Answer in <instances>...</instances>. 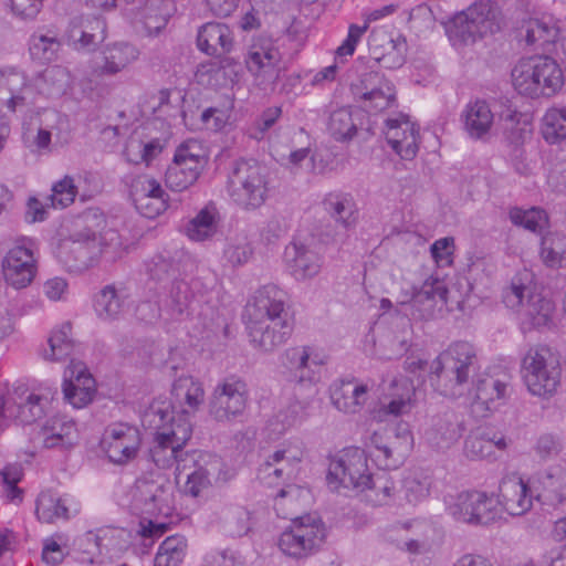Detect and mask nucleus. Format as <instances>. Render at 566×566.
<instances>
[{
  "mask_svg": "<svg viewBox=\"0 0 566 566\" xmlns=\"http://www.w3.org/2000/svg\"><path fill=\"white\" fill-rule=\"evenodd\" d=\"M287 294L274 284L262 286L247 306L251 343L262 352H273L292 335L293 316L286 308Z\"/></svg>",
  "mask_w": 566,
  "mask_h": 566,
  "instance_id": "f257e3e1",
  "label": "nucleus"
},
{
  "mask_svg": "<svg viewBox=\"0 0 566 566\" xmlns=\"http://www.w3.org/2000/svg\"><path fill=\"white\" fill-rule=\"evenodd\" d=\"M99 227L104 219L94 210L85 211L78 219L82 227L74 231L69 239L62 240L56 250V256L70 272L80 273L94 266L101 258L114 261L122 248L119 234L115 230L98 233L91 223Z\"/></svg>",
  "mask_w": 566,
  "mask_h": 566,
  "instance_id": "f03ea898",
  "label": "nucleus"
},
{
  "mask_svg": "<svg viewBox=\"0 0 566 566\" xmlns=\"http://www.w3.org/2000/svg\"><path fill=\"white\" fill-rule=\"evenodd\" d=\"M143 424L154 430L149 458L159 469L171 468L192 434L189 419L176 416L170 402L154 401L143 415Z\"/></svg>",
  "mask_w": 566,
  "mask_h": 566,
  "instance_id": "7ed1b4c3",
  "label": "nucleus"
},
{
  "mask_svg": "<svg viewBox=\"0 0 566 566\" xmlns=\"http://www.w3.org/2000/svg\"><path fill=\"white\" fill-rule=\"evenodd\" d=\"M476 369V352L469 342H453L431 363L429 379L440 395L460 398L469 389V380Z\"/></svg>",
  "mask_w": 566,
  "mask_h": 566,
  "instance_id": "20e7f679",
  "label": "nucleus"
},
{
  "mask_svg": "<svg viewBox=\"0 0 566 566\" xmlns=\"http://www.w3.org/2000/svg\"><path fill=\"white\" fill-rule=\"evenodd\" d=\"M513 88L530 98L552 97L564 85V73L549 55L536 54L520 59L511 71Z\"/></svg>",
  "mask_w": 566,
  "mask_h": 566,
  "instance_id": "39448f33",
  "label": "nucleus"
},
{
  "mask_svg": "<svg viewBox=\"0 0 566 566\" xmlns=\"http://www.w3.org/2000/svg\"><path fill=\"white\" fill-rule=\"evenodd\" d=\"M505 306L518 315L523 332L549 327L553 324L555 303L539 293H533L528 273L513 276L502 292Z\"/></svg>",
  "mask_w": 566,
  "mask_h": 566,
  "instance_id": "423d86ee",
  "label": "nucleus"
},
{
  "mask_svg": "<svg viewBox=\"0 0 566 566\" xmlns=\"http://www.w3.org/2000/svg\"><path fill=\"white\" fill-rule=\"evenodd\" d=\"M227 192L241 209L255 210L268 197V178L255 159L240 158L231 163L227 177Z\"/></svg>",
  "mask_w": 566,
  "mask_h": 566,
  "instance_id": "0eeeda50",
  "label": "nucleus"
},
{
  "mask_svg": "<svg viewBox=\"0 0 566 566\" xmlns=\"http://www.w3.org/2000/svg\"><path fill=\"white\" fill-rule=\"evenodd\" d=\"M521 377L531 396L549 400L562 385V367L548 347L533 346L521 360Z\"/></svg>",
  "mask_w": 566,
  "mask_h": 566,
  "instance_id": "6e6552de",
  "label": "nucleus"
},
{
  "mask_svg": "<svg viewBox=\"0 0 566 566\" xmlns=\"http://www.w3.org/2000/svg\"><path fill=\"white\" fill-rule=\"evenodd\" d=\"M364 443L377 465L390 470L403 464L413 449L415 439L409 423L400 421L392 427L375 430L365 438Z\"/></svg>",
  "mask_w": 566,
  "mask_h": 566,
  "instance_id": "1a4fd4ad",
  "label": "nucleus"
},
{
  "mask_svg": "<svg viewBox=\"0 0 566 566\" xmlns=\"http://www.w3.org/2000/svg\"><path fill=\"white\" fill-rule=\"evenodd\" d=\"M501 29V13L491 0H479L457 13L448 25L451 40L473 43L478 38L494 34Z\"/></svg>",
  "mask_w": 566,
  "mask_h": 566,
  "instance_id": "9d476101",
  "label": "nucleus"
},
{
  "mask_svg": "<svg viewBox=\"0 0 566 566\" xmlns=\"http://www.w3.org/2000/svg\"><path fill=\"white\" fill-rule=\"evenodd\" d=\"M370 474L365 451L358 447H348L331 458L326 482L332 490L344 488L357 493L367 485Z\"/></svg>",
  "mask_w": 566,
  "mask_h": 566,
  "instance_id": "9b49d317",
  "label": "nucleus"
},
{
  "mask_svg": "<svg viewBox=\"0 0 566 566\" xmlns=\"http://www.w3.org/2000/svg\"><path fill=\"white\" fill-rule=\"evenodd\" d=\"M248 401V384L240 377L229 376L214 387L209 398V415L218 422H231L243 415Z\"/></svg>",
  "mask_w": 566,
  "mask_h": 566,
  "instance_id": "f8f14e48",
  "label": "nucleus"
},
{
  "mask_svg": "<svg viewBox=\"0 0 566 566\" xmlns=\"http://www.w3.org/2000/svg\"><path fill=\"white\" fill-rule=\"evenodd\" d=\"M282 366L290 373L295 381V391L300 396L314 398L318 392L317 356L310 346H295L287 348L281 356Z\"/></svg>",
  "mask_w": 566,
  "mask_h": 566,
  "instance_id": "ddd939ff",
  "label": "nucleus"
},
{
  "mask_svg": "<svg viewBox=\"0 0 566 566\" xmlns=\"http://www.w3.org/2000/svg\"><path fill=\"white\" fill-rule=\"evenodd\" d=\"M472 407L485 416L502 407L510 396V379L504 373L479 374L467 390Z\"/></svg>",
  "mask_w": 566,
  "mask_h": 566,
  "instance_id": "4468645a",
  "label": "nucleus"
},
{
  "mask_svg": "<svg viewBox=\"0 0 566 566\" xmlns=\"http://www.w3.org/2000/svg\"><path fill=\"white\" fill-rule=\"evenodd\" d=\"M101 446L111 462L124 465L134 460L142 446L139 430L125 422L106 427Z\"/></svg>",
  "mask_w": 566,
  "mask_h": 566,
  "instance_id": "2eb2a0df",
  "label": "nucleus"
},
{
  "mask_svg": "<svg viewBox=\"0 0 566 566\" xmlns=\"http://www.w3.org/2000/svg\"><path fill=\"white\" fill-rule=\"evenodd\" d=\"M417 402L413 381L402 375L394 377L382 389L379 407L373 418L382 421L386 417H401L411 412Z\"/></svg>",
  "mask_w": 566,
  "mask_h": 566,
  "instance_id": "dca6fc26",
  "label": "nucleus"
},
{
  "mask_svg": "<svg viewBox=\"0 0 566 566\" xmlns=\"http://www.w3.org/2000/svg\"><path fill=\"white\" fill-rule=\"evenodd\" d=\"M35 88L24 72L15 67L0 70V111L24 112L32 104Z\"/></svg>",
  "mask_w": 566,
  "mask_h": 566,
  "instance_id": "f3484780",
  "label": "nucleus"
},
{
  "mask_svg": "<svg viewBox=\"0 0 566 566\" xmlns=\"http://www.w3.org/2000/svg\"><path fill=\"white\" fill-rule=\"evenodd\" d=\"M318 518L306 514L295 518L280 536L281 551L292 557L303 558L316 551Z\"/></svg>",
  "mask_w": 566,
  "mask_h": 566,
  "instance_id": "a211bd4d",
  "label": "nucleus"
},
{
  "mask_svg": "<svg viewBox=\"0 0 566 566\" xmlns=\"http://www.w3.org/2000/svg\"><path fill=\"white\" fill-rule=\"evenodd\" d=\"M517 36L531 49L551 52L560 36V21L547 12L528 17L521 21Z\"/></svg>",
  "mask_w": 566,
  "mask_h": 566,
  "instance_id": "6ab92c4d",
  "label": "nucleus"
},
{
  "mask_svg": "<svg viewBox=\"0 0 566 566\" xmlns=\"http://www.w3.org/2000/svg\"><path fill=\"white\" fill-rule=\"evenodd\" d=\"M196 145H181L177 148L172 163L165 174V184L172 191H184L198 179L205 158L193 151Z\"/></svg>",
  "mask_w": 566,
  "mask_h": 566,
  "instance_id": "aec40b11",
  "label": "nucleus"
},
{
  "mask_svg": "<svg viewBox=\"0 0 566 566\" xmlns=\"http://www.w3.org/2000/svg\"><path fill=\"white\" fill-rule=\"evenodd\" d=\"M52 402V396L34 395L24 388L6 394L7 416L20 424H31L42 419Z\"/></svg>",
  "mask_w": 566,
  "mask_h": 566,
  "instance_id": "412c9836",
  "label": "nucleus"
},
{
  "mask_svg": "<svg viewBox=\"0 0 566 566\" xmlns=\"http://www.w3.org/2000/svg\"><path fill=\"white\" fill-rule=\"evenodd\" d=\"M499 493L496 500L501 505V511L512 516H522L533 506V500L528 482L518 473L505 474L499 483Z\"/></svg>",
  "mask_w": 566,
  "mask_h": 566,
  "instance_id": "4be33fe9",
  "label": "nucleus"
},
{
  "mask_svg": "<svg viewBox=\"0 0 566 566\" xmlns=\"http://www.w3.org/2000/svg\"><path fill=\"white\" fill-rule=\"evenodd\" d=\"M386 140L403 160H411L419 149V127L406 115L389 117L385 124Z\"/></svg>",
  "mask_w": 566,
  "mask_h": 566,
  "instance_id": "5701e85b",
  "label": "nucleus"
},
{
  "mask_svg": "<svg viewBox=\"0 0 566 566\" xmlns=\"http://www.w3.org/2000/svg\"><path fill=\"white\" fill-rule=\"evenodd\" d=\"M317 242L312 235L310 239L301 234L291 242L284 251V259L291 274L297 281L313 279L318 273Z\"/></svg>",
  "mask_w": 566,
  "mask_h": 566,
  "instance_id": "b1692460",
  "label": "nucleus"
},
{
  "mask_svg": "<svg viewBox=\"0 0 566 566\" xmlns=\"http://www.w3.org/2000/svg\"><path fill=\"white\" fill-rule=\"evenodd\" d=\"M371 57L384 69L397 70L407 57V40L400 33L374 32L369 39Z\"/></svg>",
  "mask_w": 566,
  "mask_h": 566,
  "instance_id": "393cba45",
  "label": "nucleus"
},
{
  "mask_svg": "<svg viewBox=\"0 0 566 566\" xmlns=\"http://www.w3.org/2000/svg\"><path fill=\"white\" fill-rule=\"evenodd\" d=\"M280 52L270 42L254 43L245 56V65L256 84L266 90L279 76Z\"/></svg>",
  "mask_w": 566,
  "mask_h": 566,
  "instance_id": "a878e982",
  "label": "nucleus"
},
{
  "mask_svg": "<svg viewBox=\"0 0 566 566\" xmlns=\"http://www.w3.org/2000/svg\"><path fill=\"white\" fill-rule=\"evenodd\" d=\"M535 499L545 506L558 507L566 503V467L552 464L534 476Z\"/></svg>",
  "mask_w": 566,
  "mask_h": 566,
  "instance_id": "bb28decb",
  "label": "nucleus"
},
{
  "mask_svg": "<svg viewBox=\"0 0 566 566\" xmlns=\"http://www.w3.org/2000/svg\"><path fill=\"white\" fill-rule=\"evenodd\" d=\"M6 281L15 289H24L35 276L36 265L33 251L24 245L10 249L2 261Z\"/></svg>",
  "mask_w": 566,
  "mask_h": 566,
  "instance_id": "cd10ccee",
  "label": "nucleus"
},
{
  "mask_svg": "<svg viewBox=\"0 0 566 566\" xmlns=\"http://www.w3.org/2000/svg\"><path fill=\"white\" fill-rule=\"evenodd\" d=\"M369 391L370 388L367 384L355 379H342L331 385L329 399L338 411L346 415H356L367 403Z\"/></svg>",
  "mask_w": 566,
  "mask_h": 566,
  "instance_id": "c85d7f7f",
  "label": "nucleus"
},
{
  "mask_svg": "<svg viewBox=\"0 0 566 566\" xmlns=\"http://www.w3.org/2000/svg\"><path fill=\"white\" fill-rule=\"evenodd\" d=\"M95 392V380L81 361H72L64 373V399L74 408L90 403Z\"/></svg>",
  "mask_w": 566,
  "mask_h": 566,
  "instance_id": "c756f323",
  "label": "nucleus"
},
{
  "mask_svg": "<svg viewBox=\"0 0 566 566\" xmlns=\"http://www.w3.org/2000/svg\"><path fill=\"white\" fill-rule=\"evenodd\" d=\"M448 289L443 280L430 276L421 285L412 298L411 307L419 318L428 319L447 304Z\"/></svg>",
  "mask_w": 566,
  "mask_h": 566,
  "instance_id": "7c9ffc66",
  "label": "nucleus"
},
{
  "mask_svg": "<svg viewBox=\"0 0 566 566\" xmlns=\"http://www.w3.org/2000/svg\"><path fill=\"white\" fill-rule=\"evenodd\" d=\"M233 36L228 25L219 22L203 24L197 34V46L211 56H221L232 49Z\"/></svg>",
  "mask_w": 566,
  "mask_h": 566,
  "instance_id": "2f4dec72",
  "label": "nucleus"
},
{
  "mask_svg": "<svg viewBox=\"0 0 566 566\" xmlns=\"http://www.w3.org/2000/svg\"><path fill=\"white\" fill-rule=\"evenodd\" d=\"M193 293L184 280H175L166 296L160 316L165 321L181 322L190 315Z\"/></svg>",
  "mask_w": 566,
  "mask_h": 566,
  "instance_id": "473e14b6",
  "label": "nucleus"
},
{
  "mask_svg": "<svg viewBox=\"0 0 566 566\" xmlns=\"http://www.w3.org/2000/svg\"><path fill=\"white\" fill-rule=\"evenodd\" d=\"M507 447L505 437L488 429L470 432L464 441V454L471 460H481L494 455L495 450L503 451Z\"/></svg>",
  "mask_w": 566,
  "mask_h": 566,
  "instance_id": "72a5a7b5",
  "label": "nucleus"
},
{
  "mask_svg": "<svg viewBox=\"0 0 566 566\" xmlns=\"http://www.w3.org/2000/svg\"><path fill=\"white\" fill-rule=\"evenodd\" d=\"M103 63L95 69L101 75H115L139 57V50L128 42H116L102 51Z\"/></svg>",
  "mask_w": 566,
  "mask_h": 566,
  "instance_id": "f704fd0d",
  "label": "nucleus"
},
{
  "mask_svg": "<svg viewBox=\"0 0 566 566\" xmlns=\"http://www.w3.org/2000/svg\"><path fill=\"white\" fill-rule=\"evenodd\" d=\"M324 210L343 229L348 230L356 226L359 211L354 197L347 192H331L323 200Z\"/></svg>",
  "mask_w": 566,
  "mask_h": 566,
  "instance_id": "c9c22d12",
  "label": "nucleus"
},
{
  "mask_svg": "<svg viewBox=\"0 0 566 566\" xmlns=\"http://www.w3.org/2000/svg\"><path fill=\"white\" fill-rule=\"evenodd\" d=\"M106 22L99 17L74 19L69 30L70 40L81 49H94L105 39Z\"/></svg>",
  "mask_w": 566,
  "mask_h": 566,
  "instance_id": "e433bc0d",
  "label": "nucleus"
},
{
  "mask_svg": "<svg viewBox=\"0 0 566 566\" xmlns=\"http://www.w3.org/2000/svg\"><path fill=\"white\" fill-rule=\"evenodd\" d=\"M174 401L182 408L179 416L188 419L186 415L198 410L205 399L202 384L191 376H180L175 380L171 388Z\"/></svg>",
  "mask_w": 566,
  "mask_h": 566,
  "instance_id": "4c0bfd02",
  "label": "nucleus"
},
{
  "mask_svg": "<svg viewBox=\"0 0 566 566\" xmlns=\"http://www.w3.org/2000/svg\"><path fill=\"white\" fill-rule=\"evenodd\" d=\"M357 494L373 506L397 503V486L395 481L386 473L370 474L369 482L357 491Z\"/></svg>",
  "mask_w": 566,
  "mask_h": 566,
  "instance_id": "58836bf2",
  "label": "nucleus"
},
{
  "mask_svg": "<svg viewBox=\"0 0 566 566\" xmlns=\"http://www.w3.org/2000/svg\"><path fill=\"white\" fill-rule=\"evenodd\" d=\"M462 117L465 132L474 139H481L488 135L494 120L489 104L482 99L468 103Z\"/></svg>",
  "mask_w": 566,
  "mask_h": 566,
  "instance_id": "ea45409f",
  "label": "nucleus"
},
{
  "mask_svg": "<svg viewBox=\"0 0 566 566\" xmlns=\"http://www.w3.org/2000/svg\"><path fill=\"white\" fill-rule=\"evenodd\" d=\"M500 124L503 134L512 144H523L532 135V116L512 105L505 106L500 113Z\"/></svg>",
  "mask_w": 566,
  "mask_h": 566,
  "instance_id": "a19ab883",
  "label": "nucleus"
},
{
  "mask_svg": "<svg viewBox=\"0 0 566 566\" xmlns=\"http://www.w3.org/2000/svg\"><path fill=\"white\" fill-rule=\"evenodd\" d=\"M219 522L223 532L231 537L248 535L254 525L252 512L241 505H230L222 509Z\"/></svg>",
  "mask_w": 566,
  "mask_h": 566,
  "instance_id": "79ce46f5",
  "label": "nucleus"
},
{
  "mask_svg": "<svg viewBox=\"0 0 566 566\" xmlns=\"http://www.w3.org/2000/svg\"><path fill=\"white\" fill-rule=\"evenodd\" d=\"M480 491H462L447 494L443 499L446 512L454 521L473 525L474 507L478 505Z\"/></svg>",
  "mask_w": 566,
  "mask_h": 566,
  "instance_id": "37998d69",
  "label": "nucleus"
},
{
  "mask_svg": "<svg viewBox=\"0 0 566 566\" xmlns=\"http://www.w3.org/2000/svg\"><path fill=\"white\" fill-rule=\"evenodd\" d=\"M432 480L429 475L423 473H408L400 482V488L397 490V503L406 501L408 504L417 505L430 495Z\"/></svg>",
  "mask_w": 566,
  "mask_h": 566,
  "instance_id": "c03bdc74",
  "label": "nucleus"
},
{
  "mask_svg": "<svg viewBox=\"0 0 566 566\" xmlns=\"http://www.w3.org/2000/svg\"><path fill=\"white\" fill-rule=\"evenodd\" d=\"M463 432L464 427L457 418L438 419L427 432V439L432 447L443 450L457 443Z\"/></svg>",
  "mask_w": 566,
  "mask_h": 566,
  "instance_id": "a18cd8bd",
  "label": "nucleus"
},
{
  "mask_svg": "<svg viewBox=\"0 0 566 566\" xmlns=\"http://www.w3.org/2000/svg\"><path fill=\"white\" fill-rule=\"evenodd\" d=\"M307 497L308 492L298 485L290 484L286 488L281 489L274 497V510L276 515L281 518L294 522L295 518L301 517L297 515L301 509L300 501Z\"/></svg>",
  "mask_w": 566,
  "mask_h": 566,
  "instance_id": "49530a36",
  "label": "nucleus"
},
{
  "mask_svg": "<svg viewBox=\"0 0 566 566\" xmlns=\"http://www.w3.org/2000/svg\"><path fill=\"white\" fill-rule=\"evenodd\" d=\"M541 135L549 145L566 139V106H553L546 109L541 119Z\"/></svg>",
  "mask_w": 566,
  "mask_h": 566,
  "instance_id": "de8ad7c7",
  "label": "nucleus"
},
{
  "mask_svg": "<svg viewBox=\"0 0 566 566\" xmlns=\"http://www.w3.org/2000/svg\"><path fill=\"white\" fill-rule=\"evenodd\" d=\"M219 214L213 205H207L189 221L187 235L192 241H205L217 232Z\"/></svg>",
  "mask_w": 566,
  "mask_h": 566,
  "instance_id": "09e8293b",
  "label": "nucleus"
},
{
  "mask_svg": "<svg viewBox=\"0 0 566 566\" xmlns=\"http://www.w3.org/2000/svg\"><path fill=\"white\" fill-rule=\"evenodd\" d=\"M364 108L369 113L382 112L396 105V90L388 80H380L378 85L363 93Z\"/></svg>",
  "mask_w": 566,
  "mask_h": 566,
  "instance_id": "8fccbe9b",
  "label": "nucleus"
},
{
  "mask_svg": "<svg viewBox=\"0 0 566 566\" xmlns=\"http://www.w3.org/2000/svg\"><path fill=\"white\" fill-rule=\"evenodd\" d=\"M509 217L514 226L523 227L524 229L542 234L548 227V216L545 210L536 207L523 209L514 207L510 209Z\"/></svg>",
  "mask_w": 566,
  "mask_h": 566,
  "instance_id": "3c124183",
  "label": "nucleus"
},
{
  "mask_svg": "<svg viewBox=\"0 0 566 566\" xmlns=\"http://www.w3.org/2000/svg\"><path fill=\"white\" fill-rule=\"evenodd\" d=\"M35 513L44 523L69 517V509L64 500L50 491L41 492L38 496Z\"/></svg>",
  "mask_w": 566,
  "mask_h": 566,
  "instance_id": "603ef678",
  "label": "nucleus"
},
{
  "mask_svg": "<svg viewBox=\"0 0 566 566\" xmlns=\"http://www.w3.org/2000/svg\"><path fill=\"white\" fill-rule=\"evenodd\" d=\"M71 329V324L64 323L59 329L53 331L49 338L50 349L44 352L46 360H62L72 354L74 343L70 337Z\"/></svg>",
  "mask_w": 566,
  "mask_h": 566,
  "instance_id": "864d4df0",
  "label": "nucleus"
},
{
  "mask_svg": "<svg viewBox=\"0 0 566 566\" xmlns=\"http://www.w3.org/2000/svg\"><path fill=\"white\" fill-rule=\"evenodd\" d=\"M541 258L545 265L557 269L566 260V237L549 233L542 238Z\"/></svg>",
  "mask_w": 566,
  "mask_h": 566,
  "instance_id": "5fc2aeb1",
  "label": "nucleus"
},
{
  "mask_svg": "<svg viewBox=\"0 0 566 566\" xmlns=\"http://www.w3.org/2000/svg\"><path fill=\"white\" fill-rule=\"evenodd\" d=\"M479 502L473 512V525H489L502 517L501 505L493 493L480 491Z\"/></svg>",
  "mask_w": 566,
  "mask_h": 566,
  "instance_id": "6e6d98bb",
  "label": "nucleus"
},
{
  "mask_svg": "<svg viewBox=\"0 0 566 566\" xmlns=\"http://www.w3.org/2000/svg\"><path fill=\"white\" fill-rule=\"evenodd\" d=\"M95 311L104 319L118 316L123 308V298L114 286H105L95 298Z\"/></svg>",
  "mask_w": 566,
  "mask_h": 566,
  "instance_id": "4d7b16f0",
  "label": "nucleus"
},
{
  "mask_svg": "<svg viewBox=\"0 0 566 566\" xmlns=\"http://www.w3.org/2000/svg\"><path fill=\"white\" fill-rule=\"evenodd\" d=\"M547 184L552 190L566 192V151H558L546 163Z\"/></svg>",
  "mask_w": 566,
  "mask_h": 566,
  "instance_id": "13d9d810",
  "label": "nucleus"
},
{
  "mask_svg": "<svg viewBox=\"0 0 566 566\" xmlns=\"http://www.w3.org/2000/svg\"><path fill=\"white\" fill-rule=\"evenodd\" d=\"M59 50L60 42L54 36L34 34L31 38L30 54L34 60L42 63L51 62L56 57Z\"/></svg>",
  "mask_w": 566,
  "mask_h": 566,
  "instance_id": "bf43d9fd",
  "label": "nucleus"
},
{
  "mask_svg": "<svg viewBox=\"0 0 566 566\" xmlns=\"http://www.w3.org/2000/svg\"><path fill=\"white\" fill-rule=\"evenodd\" d=\"M187 539L185 536L176 534L167 537L159 546L156 556L167 559V563L179 566L187 553Z\"/></svg>",
  "mask_w": 566,
  "mask_h": 566,
  "instance_id": "052dcab7",
  "label": "nucleus"
},
{
  "mask_svg": "<svg viewBox=\"0 0 566 566\" xmlns=\"http://www.w3.org/2000/svg\"><path fill=\"white\" fill-rule=\"evenodd\" d=\"M149 277L157 282H165L176 276L179 271L178 264L170 256L157 254L146 263Z\"/></svg>",
  "mask_w": 566,
  "mask_h": 566,
  "instance_id": "680f3d73",
  "label": "nucleus"
},
{
  "mask_svg": "<svg viewBox=\"0 0 566 566\" xmlns=\"http://www.w3.org/2000/svg\"><path fill=\"white\" fill-rule=\"evenodd\" d=\"M328 129L337 140L352 138L356 133V126L353 123L350 112L346 108L333 112L329 117Z\"/></svg>",
  "mask_w": 566,
  "mask_h": 566,
  "instance_id": "e2e57ef3",
  "label": "nucleus"
},
{
  "mask_svg": "<svg viewBox=\"0 0 566 566\" xmlns=\"http://www.w3.org/2000/svg\"><path fill=\"white\" fill-rule=\"evenodd\" d=\"M4 488V495L11 502L22 501V490L18 483L22 478V468L20 464H9L0 472Z\"/></svg>",
  "mask_w": 566,
  "mask_h": 566,
  "instance_id": "0e129e2a",
  "label": "nucleus"
},
{
  "mask_svg": "<svg viewBox=\"0 0 566 566\" xmlns=\"http://www.w3.org/2000/svg\"><path fill=\"white\" fill-rule=\"evenodd\" d=\"M136 209L146 218L153 219L163 213L168 208V197L155 196L150 198L138 195V198H132Z\"/></svg>",
  "mask_w": 566,
  "mask_h": 566,
  "instance_id": "69168bd1",
  "label": "nucleus"
},
{
  "mask_svg": "<svg viewBox=\"0 0 566 566\" xmlns=\"http://www.w3.org/2000/svg\"><path fill=\"white\" fill-rule=\"evenodd\" d=\"M169 483L166 481L156 492V496H151L139 509L143 513L155 516V515H167L170 511L169 505Z\"/></svg>",
  "mask_w": 566,
  "mask_h": 566,
  "instance_id": "338daca9",
  "label": "nucleus"
},
{
  "mask_svg": "<svg viewBox=\"0 0 566 566\" xmlns=\"http://www.w3.org/2000/svg\"><path fill=\"white\" fill-rule=\"evenodd\" d=\"M211 485L210 473L205 469H196L187 472L186 482L182 485V492L186 495L198 497L205 490Z\"/></svg>",
  "mask_w": 566,
  "mask_h": 566,
  "instance_id": "774afa93",
  "label": "nucleus"
}]
</instances>
